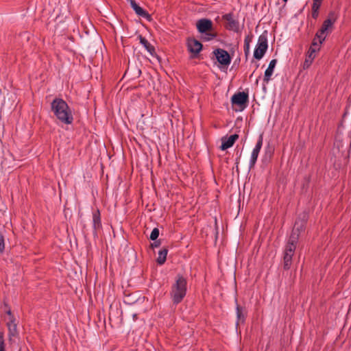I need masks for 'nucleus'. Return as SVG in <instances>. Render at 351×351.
<instances>
[{"instance_id":"obj_1","label":"nucleus","mask_w":351,"mask_h":351,"mask_svg":"<svg viewBox=\"0 0 351 351\" xmlns=\"http://www.w3.org/2000/svg\"><path fill=\"white\" fill-rule=\"evenodd\" d=\"M51 109L56 118L62 123L70 125L73 121L71 109L61 98H55L51 103Z\"/></svg>"},{"instance_id":"obj_2","label":"nucleus","mask_w":351,"mask_h":351,"mask_svg":"<svg viewBox=\"0 0 351 351\" xmlns=\"http://www.w3.org/2000/svg\"><path fill=\"white\" fill-rule=\"evenodd\" d=\"M187 280L182 275L178 274L175 282L171 285L170 297L173 304H180L186 295Z\"/></svg>"},{"instance_id":"obj_3","label":"nucleus","mask_w":351,"mask_h":351,"mask_svg":"<svg viewBox=\"0 0 351 351\" xmlns=\"http://www.w3.org/2000/svg\"><path fill=\"white\" fill-rule=\"evenodd\" d=\"M295 243H287L283 252V269L289 270L292 265V258L295 254Z\"/></svg>"},{"instance_id":"obj_4","label":"nucleus","mask_w":351,"mask_h":351,"mask_svg":"<svg viewBox=\"0 0 351 351\" xmlns=\"http://www.w3.org/2000/svg\"><path fill=\"white\" fill-rule=\"evenodd\" d=\"M268 47L267 36L262 34L259 36L257 45L254 51V57L261 60L265 55Z\"/></svg>"},{"instance_id":"obj_5","label":"nucleus","mask_w":351,"mask_h":351,"mask_svg":"<svg viewBox=\"0 0 351 351\" xmlns=\"http://www.w3.org/2000/svg\"><path fill=\"white\" fill-rule=\"evenodd\" d=\"M248 101V93L244 91L235 93L231 98V102L232 105H237L239 106L241 110L245 109L247 107Z\"/></svg>"},{"instance_id":"obj_6","label":"nucleus","mask_w":351,"mask_h":351,"mask_svg":"<svg viewBox=\"0 0 351 351\" xmlns=\"http://www.w3.org/2000/svg\"><path fill=\"white\" fill-rule=\"evenodd\" d=\"M334 24H332L330 21L324 20L321 28L316 33V36L319 38L320 44H322L326 36L332 32Z\"/></svg>"},{"instance_id":"obj_7","label":"nucleus","mask_w":351,"mask_h":351,"mask_svg":"<svg viewBox=\"0 0 351 351\" xmlns=\"http://www.w3.org/2000/svg\"><path fill=\"white\" fill-rule=\"evenodd\" d=\"M305 224L306 221L304 220H297L295 221L289 241H296L300 239L301 235L304 233Z\"/></svg>"},{"instance_id":"obj_8","label":"nucleus","mask_w":351,"mask_h":351,"mask_svg":"<svg viewBox=\"0 0 351 351\" xmlns=\"http://www.w3.org/2000/svg\"><path fill=\"white\" fill-rule=\"evenodd\" d=\"M213 54L215 56L217 62L221 65L228 66L231 62V57L227 51L223 49H216L213 51Z\"/></svg>"},{"instance_id":"obj_9","label":"nucleus","mask_w":351,"mask_h":351,"mask_svg":"<svg viewBox=\"0 0 351 351\" xmlns=\"http://www.w3.org/2000/svg\"><path fill=\"white\" fill-rule=\"evenodd\" d=\"M223 20L226 21V28L230 31L239 32L240 30L239 22L234 18L233 13H228L222 16Z\"/></svg>"},{"instance_id":"obj_10","label":"nucleus","mask_w":351,"mask_h":351,"mask_svg":"<svg viewBox=\"0 0 351 351\" xmlns=\"http://www.w3.org/2000/svg\"><path fill=\"white\" fill-rule=\"evenodd\" d=\"M186 44L189 51L192 53V58H196L202 50V44L194 38H189Z\"/></svg>"},{"instance_id":"obj_11","label":"nucleus","mask_w":351,"mask_h":351,"mask_svg":"<svg viewBox=\"0 0 351 351\" xmlns=\"http://www.w3.org/2000/svg\"><path fill=\"white\" fill-rule=\"evenodd\" d=\"M263 135L261 134L258 137V139L257 141V143L256 144L255 147L253 149L252 154H251V158L250 161V169H252L254 167L255 164L257 161V158L259 154V152L261 149V147L263 146Z\"/></svg>"},{"instance_id":"obj_12","label":"nucleus","mask_w":351,"mask_h":351,"mask_svg":"<svg viewBox=\"0 0 351 351\" xmlns=\"http://www.w3.org/2000/svg\"><path fill=\"white\" fill-rule=\"evenodd\" d=\"M127 1L130 2L131 7L132 8V9L134 10V12H136V14L137 15L147 19L149 21H150L152 20L151 15L146 10H145L141 6H139L136 3L135 0H127Z\"/></svg>"},{"instance_id":"obj_13","label":"nucleus","mask_w":351,"mask_h":351,"mask_svg":"<svg viewBox=\"0 0 351 351\" xmlns=\"http://www.w3.org/2000/svg\"><path fill=\"white\" fill-rule=\"evenodd\" d=\"M197 29L200 33L210 32L213 29V22L206 19H202L197 21Z\"/></svg>"},{"instance_id":"obj_14","label":"nucleus","mask_w":351,"mask_h":351,"mask_svg":"<svg viewBox=\"0 0 351 351\" xmlns=\"http://www.w3.org/2000/svg\"><path fill=\"white\" fill-rule=\"evenodd\" d=\"M239 138V135L237 134H232L229 137H223L221 138V145L220 149L223 151L231 147L234 144L235 141Z\"/></svg>"},{"instance_id":"obj_15","label":"nucleus","mask_w":351,"mask_h":351,"mask_svg":"<svg viewBox=\"0 0 351 351\" xmlns=\"http://www.w3.org/2000/svg\"><path fill=\"white\" fill-rule=\"evenodd\" d=\"M236 303H237V299H236ZM236 313H237L236 325L238 326L239 324V323L243 324L245 321V318L247 316V310H246L245 307L241 306L239 304H237Z\"/></svg>"},{"instance_id":"obj_16","label":"nucleus","mask_w":351,"mask_h":351,"mask_svg":"<svg viewBox=\"0 0 351 351\" xmlns=\"http://www.w3.org/2000/svg\"><path fill=\"white\" fill-rule=\"evenodd\" d=\"M276 63H277L276 59H273L270 61L267 69L265 71L264 77H263V82L267 84L270 81L271 77L274 73V70L276 65Z\"/></svg>"},{"instance_id":"obj_17","label":"nucleus","mask_w":351,"mask_h":351,"mask_svg":"<svg viewBox=\"0 0 351 351\" xmlns=\"http://www.w3.org/2000/svg\"><path fill=\"white\" fill-rule=\"evenodd\" d=\"M315 58V50L312 49H309L307 53L305 61L304 62V69L308 68L312 64L313 60Z\"/></svg>"},{"instance_id":"obj_18","label":"nucleus","mask_w":351,"mask_h":351,"mask_svg":"<svg viewBox=\"0 0 351 351\" xmlns=\"http://www.w3.org/2000/svg\"><path fill=\"white\" fill-rule=\"evenodd\" d=\"M138 38L140 40V43L143 45V47L146 49V50L153 56L155 53V48L153 45H152L148 40L141 35L138 36Z\"/></svg>"},{"instance_id":"obj_19","label":"nucleus","mask_w":351,"mask_h":351,"mask_svg":"<svg viewBox=\"0 0 351 351\" xmlns=\"http://www.w3.org/2000/svg\"><path fill=\"white\" fill-rule=\"evenodd\" d=\"M7 326L8 328L10 339H11L12 337H15L18 334L16 319L8 320Z\"/></svg>"},{"instance_id":"obj_20","label":"nucleus","mask_w":351,"mask_h":351,"mask_svg":"<svg viewBox=\"0 0 351 351\" xmlns=\"http://www.w3.org/2000/svg\"><path fill=\"white\" fill-rule=\"evenodd\" d=\"M93 221L95 229H98L101 227L100 212L98 209L93 213Z\"/></svg>"},{"instance_id":"obj_21","label":"nucleus","mask_w":351,"mask_h":351,"mask_svg":"<svg viewBox=\"0 0 351 351\" xmlns=\"http://www.w3.org/2000/svg\"><path fill=\"white\" fill-rule=\"evenodd\" d=\"M168 250L167 248H162L158 252V256L156 259V262L158 265H163L167 259Z\"/></svg>"},{"instance_id":"obj_22","label":"nucleus","mask_w":351,"mask_h":351,"mask_svg":"<svg viewBox=\"0 0 351 351\" xmlns=\"http://www.w3.org/2000/svg\"><path fill=\"white\" fill-rule=\"evenodd\" d=\"M320 43L319 41V38L315 35L314 38L313 39L311 45L310 46L309 49H312L315 50V52L319 51L320 49Z\"/></svg>"},{"instance_id":"obj_23","label":"nucleus","mask_w":351,"mask_h":351,"mask_svg":"<svg viewBox=\"0 0 351 351\" xmlns=\"http://www.w3.org/2000/svg\"><path fill=\"white\" fill-rule=\"evenodd\" d=\"M338 19V14L336 13L335 11H330L328 13V17L326 20L330 21V22L332 24H335V23L337 21Z\"/></svg>"},{"instance_id":"obj_24","label":"nucleus","mask_w":351,"mask_h":351,"mask_svg":"<svg viewBox=\"0 0 351 351\" xmlns=\"http://www.w3.org/2000/svg\"><path fill=\"white\" fill-rule=\"evenodd\" d=\"M204 34H205L202 36V39L205 41L211 40L217 36L216 34L210 32H204Z\"/></svg>"},{"instance_id":"obj_25","label":"nucleus","mask_w":351,"mask_h":351,"mask_svg":"<svg viewBox=\"0 0 351 351\" xmlns=\"http://www.w3.org/2000/svg\"><path fill=\"white\" fill-rule=\"evenodd\" d=\"M159 236V230L157 228H155L152 231L149 239L152 241H156Z\"/></svg>"},{"instance_id":"obj_26","label":"nucleus","mask_w":351,"mask_h":351,"mask_svg":"<svg viewBox=\"0 0 351 351\" xmlns=\"http://www.w3.org/2000/svg\"><path fill=\"white\" fill-rule=\"evenodd\" d=\"M0 351H5V343L3 332H0Z\"/></svg>"},{"instance_id":"obj_27","label":"nucleus","mask_w":351,"mask_h":351,"mask_svg":"<svg viewBox=\"0 0 351 351\" xmlns=\"http://www.w3.org/2000/svg\"><path fill=\"white\" fill-rule=\"evenodd\" d=\"M322 2V0H313L312 8H315V9L319 10Z\"/></svg>"},{"instance_id":"obj_28","label":"nucleus","mask_w":351,"mask_h":351,"mask_svg":"<svg viewBox=\"0 0 351 351\" xmlns=\"http://www.w3.org/2000/svg\"><path fill=\"white\" fill-rule=\"evenodd\" d=\"M319 16V10L315 8H312V17L314 19H317Z\"/></svg>"},{"instance_id":"obj_29","label":"nucleus","mask_w":351,"mask_h":351,"mask_svg":"<svg viewBox=\"0 0 351 351\" xmlns=\"http://www.w3.org/2000/svg\"><path fill=\"white\" fill-rule=\"evenodd\" d=\"M252 36L248 35L245 38L244 43H247V45H250V43L252 42Z\"/></svg>"},{"instance_id":"obj_30","label":"nucleus","mask_w":351,"mask_h":351,"mask_svg":"<svg viewBox=\"0 0 351 351\" xmlns=\"http://www.w3.org/2000/svg\"><path fill=\"white\" fill-rule=\"evenodd\" d=\"M244 52L246 56L250 53V45H247V43H244Z\"/></svg>"},{"instance_id":"obj_31","label":"nucleus","mask_w":351,"mask_h":351,"mask_svg":"<svg viewBox=\"0 0 351 351\" xmlns=\"http://www.w3.org/2000/svg\"><path fill=\"white\" fill-rule=\"evenodd\" d=\"M6 313L9 315V320H13V319H15L14 317V315L12 314V311L10 309H8L7 311H6Z\"/></svg>"},{"instance_id":"obj_32","label":"nucleus","mask_w":351,"mask_h":351,"mask_svg":"<svg viewBox=\"0 0 351 351\" xmlns=\"http://www.w3.org/2000/svg\"><path fill=\"white\" fill-rule=\"evenodd\" d=\"M160 243H151V244H150V247H151L152 249H153V250H154V248L159 247H160Z\"/></svg>"},{"instance_id":"obj_33","label":"nucleus","mask_w":351,"mask_h":351,"mask_svg":"<svg viewBox=\"0 0 351 351\" xmlns=\"http://www.w3.org/2000/svg\"><path fill=\"white\" fill-rule=\"evenodd\" d=\"M5 249V243H0V253H2Z\"/></svg>"},{"instance_id":"obj_34","label":"nucleus","mask_w":351,"mask_h":351,"mask_svg":"<svg viewBox=\"0 0 351 351\" xmlns=\"http://www.w3.org/2000/svg\"><path fill=\"white\" fill-rule=\"evenodd\" d=\"M0 241H4L3 237V235H1V233H0Z\"/></svg>"},{"instance_id":"obj_35","label":"nucleus","mask_w":351,"mask_h":351,"mask_svg":"<svg viewBox=\"0 0 351 351\" xmlns=\"http://www.w3.org/2000/svg\"><path fill=\"white\" fill-rule=\"evenodd\" d=\"M282 1L286 3L288 0H282Z\"/></svg>"}]
</instances>
